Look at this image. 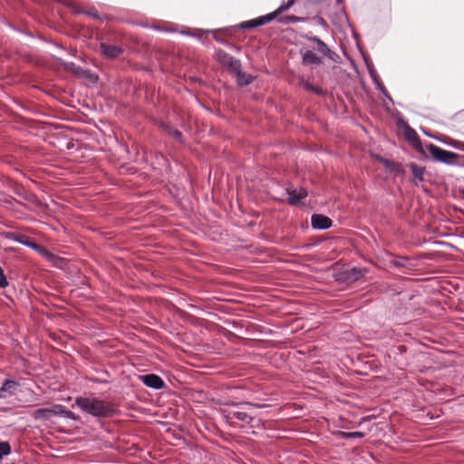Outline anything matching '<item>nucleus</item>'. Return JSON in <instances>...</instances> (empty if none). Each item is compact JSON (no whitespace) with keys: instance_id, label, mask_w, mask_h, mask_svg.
<instances>
[{"instance_id":"1","label":"nucleus","mask_w":464,"mask_h":464,"mask_svg":"<svg viewBox=\"0 0 464 464\" xmlns=\"http://www.w3.org/2000/svg\"><path fill=\"white\" fill-rule=\"evenodd\" d=\"M74 403L82 411L97 418H106L113 412V407L110 402L94 397H76Z\"/></svg>"},{"instance_id":"2","label":"nucleus","mask_w":464,"mask_h":464,"mask_svg":"<svg viewBox=\"0 0 464 464\" xmlns=\"http://www.w3.org/2000/svg\"><path fill=\"white\" fill-rule=\"evenodd\" d=\"M293 4H294V0H288V2L286 4L281 5L274 12L269 13L263 16H259V17L252 19V20L245 21L239 24V27L242 29H250V28H254L256 26L266 24L271 22L272 20H274L276 17V15L279 14L280 13L289 9L293 5Z\"/></svg>"},{"instance_id":"3","label":"nucleus","mask_w":464,"mask_h":464,"mask_svg":"<svg viewBox=\"0 0 464 464\" xmlns=\"http://www.w3.org/2000/svg\"><path fill=\"white\" fill-rule=\"evenodd\" d=\"M423 153L429 154L437 161L447 164L451 163V161L457 158L454 152L445 150L432 143L425 145Z\"/></svg>"},{"instance_id":"4","label":"nucleus","mask_w":464,"mask_h":464,"mask_svg":"<svg viewBox=\"0 0 464 464\" xmlns=\"http://www.w3.org/2000/svg\"><path fill=\"white\" fill-rule=\"evenodd\" d=\"M251 407H261V405L249 402L243 403L240 406V410L230 411L227 414V418L230 420L237 419L242 422L249 423L252 420V417L250 416L249 412L246 411V409Z\"/></svg>"},{"instance_id":"5","label":"nucleus","mask_w":464,"mask_h":464,"mask_svg":"<svg viewBox=\"0 0 464 464\" xmlns=\"http://www.w3.org/2000/svg\"><path fill=\"white\" fill-rule=\"evenodd\" d=\"M218 56L220 63L232 72H237L241 68L240 62L228 53L225 52H219Z\"/></svg>"},{"instance_id":"6","label":"nucleus","mask_w":464,"mask_h":464,"mask_svg":"<svg viewBox=\"0 0 464 464\" xmlns=\"http://www.w3.org/2000/svg\"><path fill=\"white\" fill-rule=\"evenodd\" d=\"M286 193L288 195V202L293 206L300 204L302 199L307 196V191L303 188H287Z\"/></svg>"},{"instance_id":"7","label":"nucleus","mask_w":464,"mask_h":464,"mask_svg":"<svg viewBox=\"0 0 464 464\" xmlns=\"http://www.w3.org/2000/svg\"><path fill=\"white\" fill-rule=\"evenodd\" d=\"M19 384L13 380H6L0 388V399H6L16 393Z\"/></svg>"},{"instance_id":"8","label":"nucleus","mask_w":464,"mask_h":464,"mask_svg":"<svg viewBox=\"0 0 464 464\" xmlns=\"http://www.w3.org/2000/svg\"><path fill=\"white\" fill-rule=\"evenodd\" d=\"M100 50L105 57L111 59L120 56L122 53L121 47L107 43H101Z\"/></svg>"},{"instance_id":"9","label":"nucleus","mask_w":464,"mask_h":464,"mask_svg":"<svg viewBox=\"0 0 464 464\" xmlns=\"http://www.w3.org/2000/svg\"><path fill=\"white\" fill-rule=\"evenodd\" d=\"M311 225L315 229H326L332 226V220L326 216L314 214L311 217Z\"/></svg>"},{"instance_id":"10","label":"nucleus","mask_w":464,"mask_h":464,"mask_svg":"<svg viewBox=\"0 0 464 464\" xmlns=\"http://www.w3.org/2000/svg\"><path fill=\"white\" fill-rule=\"evenodd\" d=\"M140 380L147 387H150L152 389L159 390L164 386L163 380L156 374L151 373V374L142 375V376H140Z\"/></svg>"},{"instance_id":"11","label":"nucleus","mask_w":464,"mask_h":464,"mask_svg":"<svg viewBox=\"0 0 464 464\" xmlns=\"http://www.w3.org/2000/svg\"><path fill=\"white\" fill-rule=\"evenodd\" d=\"M321 58L315 54L313 51H306L303 55V63L306 64H319L321 63Z\"/></svg>"},{"instance_id":"12","label":"nucleus","mask_w":464,"mask_h":464,"mask_svg":"<svg viewBox=\"0 0 464 464\" xmlns=\"http://www.w3.org/2000/svg\"><path fill=\"white\" fill-rule=\"evenodd\" d=\"M309 40L316 44L318 52L321 53L322 54L327 55L328 53L330 52L327 45L317 36L310 37Z\"/></svg>"},{"instance_id":"13","label":"nucleus","mask_w":464,"mask_h":464,"mask_svg":"<svg viewBox=\"0 0 464 464\" xmlns=\"http://www.w3.org/2000/svg\"><path fill=\"white\" fill-rule=\"evenodd\" d=\"M236 73H237V82H238V83L240 85H247L253 80V78L250 75H246V74L243 73L240 71V69Z\"/></svg>"},{"instance_id":"14","label":"nucleus","mask_w":464,"mask_h":464,"mask_svg":"<svg viewBox=\"0 0 464 464\" xmlns=\"http://www.w3.org/2000/svg\"><path fill=\"white\" fill-rule=\"evenodd\" d=\"M34 417L36 420L49 419L51 417L49 408L37 409L34 412Z\"/></svg>"},{"instance_id":"15","label":"nucleus","mask_w":464,"mask_h":464,"mask_svg":"<svg viewBox=\"0 0 464 464\" xmlns=\"http://www.w3.org/2000/svg\"><path fill=\"white\" fill-rule=\"evenodd\" d=\"M411 170L413 174V176L418 179L419 180H422L423 174H424V169L422 167H420L414 163L411 164Z\"/></svg>"},{"instance_id":"16","label":"nucleus","mask_w":464,"mask_h":464,"mask_svg":"<svg viewBox=\"0 0 464 464\" xmlns=\"http://www.w3.org/2000/svg\"><path fill=\"white\" fill-rule=\"evenodd\" d=\"M64 406L60 404H55L53 407L49 408L50 416L55 415V416H63Z\"/></svg>"},{"instance_id":"17","label":"nucleus","mask_w":464,"mask_h":464,"mask_svg":"<svg viewBox=\"0 0 464 464\" xmlns=\"http://www.w3.org/2000/svg\"><path fill=\"white\" fill-rule=\"evenodd\" d=\"M363 436H364V434L361 431H352V432L342 431L341 432V437L343 439L362 438Z\"/></svg>"},{"instance_id":"18","label":"nucleus","mask_w":464,"mask_h":464,"mask_svg":"<svg viewBox=\"0 0 464 464\" xmlns=\"http://www.w3.org/2000/svg\"><path fill=\"white\" fill-rule=\"evenodd\" d=\"M11 451L10 445L7 442H0V459L8 455Z\"/></svg>"},{"instance_id":"19","label":"nucleus","mask_w":464,"mask_h":464,"mask_svg":"<svg viewBox=\"0 0 464 464\" xmlns=\"http://www.w3.org/2000/svg\"><path fill=\"white\" fill-rule=\"evenodd\" d=\"M8 285V281L2 267L0 266V287L5 288Z\"/></svg>"},{"instance_id":"20","label":"nucleus","mask_w":464,"mask_h":464,"mask_svg":"<svg viewBox=\"0 0 464 464\" xmlns=\"http://www.w3.org/2000/svg\"><path fill=\"white\" fill-rule=\"evenodd\" d=\"M63 417L67 418V419H71V420H76L77 419L75 414L72 411L67 410L66 408H64Z\"/></svg>"},{"instance_id":"21","label":"nucleus","mask_w":464,"mask_h":464,"mask_svg":"<svg viewBox=\"0 0 464 464\" xmlns=\"http://www.w3.org/2000/svg\"><path fill=\"white\" fill-rule=\"evenodd\" d=\"M151 28L157 31H162V32H176V29L174 28H168V27H161L159 25H151Z\"/></svg>"},{"instance_id":"22","label":"nucleus","mask_w":464,"mask_h":464,"mask_svg":"<svg viewBox=\"0 0 464 464\" xmlns=\"http://www.w3.org/2000/svg\"><path fill=\"white\" fill-rule=\"evenodd\" d=\"M171 135L173 137H175L176 139H178V140H179L181 138V136H182L181 132L177 130H172L171 131Z\"/></svg>"},{"instance_id":"23","label":"nucleus","mask_w":464,"mask_h":464,"mask_svg":"<svg viewBox=\"0 0 464 464\" xmlns=\"http://www.w3.org/2000/svg\"><path fill=\"white\" fill-rule=\"evenodd\" d=\"M304 87L307 89V90H310L312 92H318V90L314 87H313L310 83L306 82L304 83Z\"/></svg>"},{"instance_id":"24","label":"nucleus","mask_w":464,"mask_h":464,"mask_svg":"<svg viewBox=\"0 0 464 464\" xmlns=\"http://www.w3.org/2000/svg\"><path fill=\"white\" fill-rule=\"evenodd\" d=\"M24 244L26 245V246H29L30 247L34 248V249H38L39 248L38 245L34 244V243L24 242Z\"/></svg>"},{"instance_id":"25","label":"nucleus","mask_w":464,"mask_h":464,"mask_svg":"<svg viewBox=\"0 0 464 464\" xmlns=\"http://www.w3.org/2000/svg\"><path fill=\"white\" fill-rule=\"evenodd\" d=\"M407 136L409 139H411L413 136H416V132L412 130H411L408 133H407Z\"/></svg>"},{"instance_id":"26","label":"nucleus","mask_w":464,"mask_h":464,"mask_svg":"<svg viewBox=\"0 0 464 464\" xmlns=\"http://www.w3.org/2000/svg\"><path fill=\"white\" fill-rule=\"evenodd\" d=\"M181 34H187V35H192V36H194V35H195L194 34H191V33L187 32V31H182V32H181Z\"/></svg>"},{"instance_id":"27","label":"nucleus","mask_w":464,"mask_h":464,"mask_svg":"<svg viewBox=\"0 0 464 464\" xmlns=\"http://www.w3.org/2000/svg\"><path fill=\"white\" fill-rule=\"evenodd\" d=\"M289 19L292 20V21H296L297 20V18L295 17V16H291V17H289Z\"/></svg>"}]
</instances>
